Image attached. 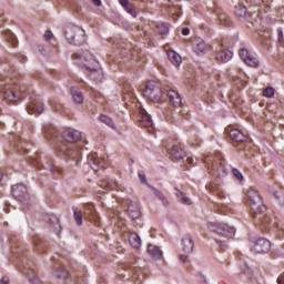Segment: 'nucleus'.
<instances>
[{
  "label": "nucleus",
  "mask_w": 284,
  "mask_h": 284,
  "mask_svg": "<svg viewBox=\"0 0 284 284\" xmlns=\"http://www.w3.org/2000/svg\"><path fill=\"white\" fill-rule=\"evenodd\" d=\"M181 203H184V205H191L192 201L189 197H182Z\"/></svg>",
  "instance_id": "nucleus-44"
},
{
  "label": "nucleus",
  "mask_w": 284,
  "mask_h": 284,
  "mask_svg": "<svg viewBox=\"0 0 284 284\" xmlns=\"http://www.w3.org/2000/svg\"><path fill=\"white\" fill-rule=\"evenodd\" d=\"M151 189L153 190L155 196L162 201L163 205H168V199H165V195H163L162 192L154 186H151Z\"/></svg>",
  "instance_id": "nucleus-34"
},
{
  "label": "nucleus",
  "mask_w": 284,
  "mask_h": 284,
  "mask_svg": "<svg viewBox=\"0 0 284 284\" xmlns=\"http://www.w3.org/2000/svg\"><path fill=\"white\" fill-rule=\"evenodd\" d=\"M194 52H196V54H205V52H207V44L203 39L201 38L195 39Z\"/></svg>",
  "instance_id": "nucleus-21"
},
{
  "label": "nucleus",
  "mask_w": 284,
  "mask_h": 284,
  "mask_svg": "<svg viewBox=\"0 0 284 284\" xmlns=\"http://www.w3.org/2000/svg\"><path fill=\"white\" fill-rule=\"evenodd\" d=\"M129 243L130 245H132L135 250H139V247H141V237L139 236V234L132 232L129 235Z\"/></svg>",
  "instance_id": "nucleus-28"
},
{
  "label": "nucleus",
  "mask_w": 284,
  "mask_h": 284,
  "mask_svg": "<svg viewBox=\"0 0 284 284\" xmlns=\"http://www.w3.org/2000/svg\"><path fill=\"white\" fill-rule=\"evenodd\" d=\"M120 4L122 6V8L125 10L126 8H130V6H132V3H130L129 0H119Z\"/></svg>",
  "instance_id": "nucleus-39"
},
{
  "label": "nucleus",
  "mask_w": 284,
  "mask_h": 284,
  "mask_svg": "<svg viewBox=\"0 0 284 284\" xmlns=\"http://www.w3.org/2000/svg\"><path fill=\"white\" fill-rule=\"evenodd\" d=\"M182 247L185 254H192L194 252V241L192 235H184L182 237Z\"/></svg>",
  "instance_id": "nucleus-18"
},
{
  "label": "nucleus",
  "mask_w": 284,
  "mask_h": 284,
  "mask_svg": "<svg viewBox=\"0 0 284 284\" xmlns=\"http://www.w3.org/2000/svg\"><path fill=\"white\" fill-rule=\"evenodd\" d=\"M139 123L140 128H146L149 132H152V128L154 122L152 121V116L145 111V109L139 110Z\"/></svg>",
  "instance_id": "nucleus-9"
},
{
  "label": "nucleus",
  "mask_w": 284,
  "mask_h": 284,
  "mask_svg": "<svg viewBox=\"0 0 284 284\" xmlns=\"http://www.w3.org/2000/svg\"><path fill=\"white\" fill-rule=\"evenodd\" d=\"M71 97L73 99V103H77V105H81L85 99L83 97V92H81L77 87L71 88Z\"/></svg>",
  "instance_id": "nucleus-22"
},
{
  "label": "nucleus",
  "mask_w": 284,
  "mask_h": 284,
  "mask_svg": "<svg viewBox=\"0 0 284 284\" xmlns=\"http://www.w3.org/2000/svg\"><path fill=\"white\" fill-rule=\"evenodd\" d=\"M215 59L216 61L227 62L230 59H232V51L223 50L215 57Z\"/></svg>",
  "instance_id": "nucleus-29"
},
{
  "label": "nucleus",
  "mask_w": 284,
  "mask_h": 284,
  "mask_svg": "<svg viewBox=\"0 0 284 284\" xmlns=\"http://www.w3.org/2000/svg\"><path fill=\"white\" fill-rule=\"evenodd\" d=\"M209 230H211V232H215V234H219V236H223L224 239H234V234H236V229L223 223L211 222L209 224Z\"/></svg>",
  "instance_id": "nucleus-6"
},
{
  "label": "nucleus",
  "mask_w": 284,
  "mask_h": 284,
  "mask_svg": "<svg viewBox=\"0 0 284 284\" xmlns=\"http://www.w3.org/2000/svg\"><path fill=\"white\" fill-rule=\"evenodd\" d=\"M235 14L240 18V19H247L248 14H247V8L245 7H236L235 8Z\"/></svg>",
  "instance_id": "nucleus-31"
},
{
  "label": "nucleus",
  "mask_w": 284,
  "mask_h": 284,
  "mask_svg": "<svg viewBox=\"0 0 284 284\" xmlns=\"http://www.w3.org/2000/svg\"><path fill=\"white\" fill-rule=\"evenodd\" d=\"M64 37L68 43H72L73 45H83L85 43V30L74 24L64 27Z\"/></svg>",
  "instance_id": "nucleus-4"
},
{
  "label": "nucleus",
  "mask_w": 284,
  "mask_h": 284,
  "mask_svg": "<svg viewBox=\"0 0 284 284\" xmlns=\"http://www.w3.org/2000/svg\"><path fill=\"white\" fill-rule=\"evenodd\" d=\"M277 284H284V275L277 277Z\"/></svg>",
  "instance_id": "nucleus-48"
},
{
  "label": "nucleus",
  "mask_w": 284,
  "mask_h": 284,
  "mask_svg": "<svg viewBox=\"0 0 284 284\" xmlns=\"http://www.w3.org/2000/svg\"><path fill=\"white\" fill-rule=\"evenodd\" d=\"M143 94L153 103H161V100L163 99V90H161V84L155 81L148 82Z\"/></svg>",
  "instance_id": "nucleus-5"
},
{
  "label": "nucleus",
  "mask_w": 284,
  "mask_h": 284,
  "mask_svg": "<svg viewBox=\"0 0 284 284\" xmlns=\"http://www.w3.org/2000/svg\"><path fill=\"white\" fill-rule=\"evenodd\" d=\"M49 224L53 229V232H55L57 234L61 232V221L59 220V217H57V215H50Z\"/></svg>",
  "instance_id": "nucleus-26"
},
{
  "label": "nucleus",
  "mask_w": 284,
  "mask_h": 284,
  "mask_svg": "<svg viewBox=\"0 0 284 284\" xmlns=\"http://www.w3.org/2000/svg\"><path fill=\"white\" fill-rule=\"evenodd\" d=\"M92 2L98 6V8H101L102 3L101 0H92Z\"/></svg>",
  "instance_id": "nucleus-50"
},
{
  "label": "nucleus",
  "mask_w": 284,
  "mask_h": 284,
  "mask_svg": "<svg viewBox=\"0 0 284 284\" xmlns=\"http://www.w3.org/2000/svg\"><path fill=\"white\" fill-rule=\"evenodd\" d=\"M57 278H68V271L63 267H60L55 271Z\"/></svg>",
  "instance_id": "nucleus-37"
},
{
  "label": "nucleus",
  "mask_w": 284,
  "mask_h": 284,
  "mask_svg": "<svg viewBox=\"0 0 284 284\" xmlns=\"http://www.w3.org/2000/svg\"><path fill=\"white\" fill-rule=\"evenodd\" d=\"M168 98L173 108H179V105H181V95L178 91H174L173 89L169 90Z\"/></svg>",
  "instance_id": "nucleus-20"
},
{
  "label": "nucleus",
  "mask_w": 284,
  "mask_h": 284,
  "mask_svg": "<svg viewBox=\"0 0 284 284\" xmlns=\"http://www.w3.org/2000/svg\"><path fill=\"white\" fill-rule=\"evenodd\" d=\"M274 196H275V199H281V197L278 196V193H274Z\"/></svg>",
  "instance_id": "nucleus-51"
},
{
  "label": "nucleus",
  "mask_w": 284,
  "mask_h": 284,
  "mask_svg": "<svg viewBox=\"0 0 284 284\" xmlns=\"http://www.w3.org/2000/svg\"><path fill=\"white\" fill-rule=\"evenodd\" d=\"M125 10H126V12H129V14H131V17H136V10H134L132 4H130V7L126 8Z\"/></svg>",
  "instance_id": "nucleus-40"
},
{
  "label": "nucleus",
  "mask_w": 284,
  "mask_h": 284,
  "mask_svg": "<svg viewBox=\"0 0 284 284\" xmlns=\"http://www.w3.org/2000/svg\"><path fill=\"white\" fill-rule=\"evenodd\" d=\"M185 162L191 165V168H194V165H196V162H194V159L191 156H186Z\"/></svg>",
  "instance_id": "nucleus-41"
},
{
  "label": "nucleus",
  "mask_w": 284,
  "mask_h": 284,
  "mask_svg": "<svg viewBox=\"0 0 284 284\" xmlns=\"http://www.w3.org/2000/svg\"><path fill=\"white\" fill-rule=\"evenodd\" d=\"M168 58L169 61H171L173 65H175V68H179V65H181V63L183 62L181 55L176 53V51H169Z\"/></svg>",
  "instance_id": "nucleus-24"
},
{
  "label": "nucleus",
  "mask_w": 284,
  "mask_h": 284,
  "mask_svg": "<svg viewBox=\"0 0 284 284\" xmlns=\"http://www.w3.org/2000/svg\"><path fill=\"white\" fill-rule=\"evenodd\" d=\"M0 284H10V281L8 280V277H2Z\"/></svg>",
  "instance_id": "nucleus-49"
},
{
  "label": "nucleus",
  "mask_w": 284,
  "mask_h": 284,
  "mask_svg": "<svg viewBox=\"0 0 284 284\" xmlns=\"http://www.w3.org/2000/svg\"><path fill=\"white\" fill-rule=\"evenodd\" d=\"M182 34H183L184 37H187V36L190 34V28H183V29H182Z\"/></svg>",
  "instance_id": "nucleus-46"
},
{
  "label": "nucleus",
  "mask_w": 284,
  "mask_h": 284,
  "mask_svg": "<svg viewBox=\"0 0 284 284\" xmlns=\"http://www.w3.org/2000/svg\"><path fill=\"white\" fill-rule=\"evenodd\" d=\"M62 139L65 141V143L70 144H62L58 149V154L60 156H63V159L68 160L71 159V161H79L81 156V149L73 143H77L81 141V131H77L74 129H68L67 131L63 132Z\"/></svg>",
  "instance_id": "nucleus-2"
},
{
  "label": "nucleus",
  "mask_w": 284,
  "mask_h": 284,
  "mask_svg": "<svg viewBox=\"0 0 284 284\" xmlns=\"http://www.w3.org/2000/svg\"><path fill=\"white\" fill-rule=\"evenodd\" d=\"M247 203L252 210V216L255 225H258L261 230L267 231L276 227V221H274L267 212V206L263 203V197L258 191L254 189L246 190Z\"/></svg>",
  "instance_id": "nucleus-1"
},
{
  "label": "nucleus",
  "mask_w": 284,
  "mask_h": 284,
  "mask_svg": "<svg viewBox=\"0 0 284 284\" xmlns=\"http://www.w3.org/2000/svg\"><path fill=\"white\" fill-rule=\"evenodd\" d=\"M179 258L181 263H187V255H180Z\"/></svg>",
  "instance_id": "nucleus-47"
},
{
  "label": "nucleus",
  "mask_w": 284,
  "mask_h": 284,
  "mask_svg": "<svg viewBox=\"0 0 284 284\" xmlns=\"http://www.w3.org/2000/svg\"><path fill=\"white\" fill-rule=\"evenodd\" d=\"M230 139L232 141H235V143H244V141H247V135L243 134L240 130L233 129L229 132Z\"/></svg>",
  "instance_id": "nucleus-19"
},
{
  "label": "nucleus",
  "mask_w": 284,
  "mask_h": 284,
  "mask_svg": "<svg viewBox=\"0 0 284 284\" xmlns=\"http://www.w3.org/2000/svg\"><path fill=\"white\" fill-rule=\"evenodd\" d=\"M101 123H104V125H108L111 128V130H116V125L114 124V121L108 116V115H100Z\"/></svg>",
  "instance_id": "nucleus-30"
},
{
  "label": "nucleus",
  "mask_w": 284,
  "mask_h": 284,
  "mask_svg": "<svg viewBox=\"0 0 284 284\" xmlns=\"http://www.w3.org/2000/svg\"><path fill=\"white\" fill-rule=\"evenodd\" d=\"M128 215L132 221L141 217V209L136 202H130L128 206Z\"/></svg>",
  "instance_id": "nucleus-17"
},
{
  "label": "nucleus",
  "mask_w": 284,
  "mask_h": 284,
  "mask_svg": "<svg viewBox=\"0 0 284 284\" xmlns=\"http://www.w3.org/2000/svg\"><path fill=\"white\" fill-rule=\"evenodd\" d=\"M39 246H40V244H39V243H36V247H37L38 250H41V248H39Z\"/></svg>",
  "instance_id": "nucleus-53"
},
{
  "label": "nucleus",
  "mask_w": 284,
  "mask_h": 284,
  "mask_svg": "<svg viewBox=\"0 0 284 284\" xmlns=\"http://www.w3.org/2000/svg\"><path fill=\"white\" fill-rule=\"evenodd\" d=\"M12 196L17 199V201H20V203H26L28 199H30V195L28 194V187L23 184H17L11 187Z\"/></svg>",
  "instance_id": "nucleus-8"
},
{
  "label": "nucleus",
  "mask_w": 284,
  "mask_h": 284,
  "mask_svg": "<svg viewBox=\"0 0 284 284\" xmlns=\"http://www.w3.org/2000/svg\"><path fill=\"white\" fill-rule=\"evenodd\" d=\"M0 92L4 101H19L26 92V85L17 83L12 78L0 74Z\"/></svg>",
  "instance_id": "nucleus-3"
},
{
  "label": "nucleus",
  "mask_w": 284,
  "mask_h": 284,
  "mask_svg": "<svg viewBox=\"0 0 284 284\" xmlns=\"http://www.w3.org/2000/svg\"><path fill=\"white\" fill-rule=\"evenodd\" d=\"M1 179H3V173L2 172H0V181H1Z\"/></svg>",
  "instance_id": "nucleus-52"
},
{
  "label": "nucleus",
  "mask_w": 284,
  "mask_h": 284,
  "mask_svg": "<svg viewBox=\"0 0 284 284\" xmlns=\"http://www.w3.org/2000/svg\"><path fill=\"white\" fill-rule=\"evenodd\" d=\"M28 114H34L36 116H39V114H43V102L41 100H33L28 106H27Z\"/></svg>",
  "instance_id": "nucleus-14"
},
{
  "label": "nucleus",
  "mask_w": 284,
  "mask_h": 284,
  "mask_svg": "<svg viewBox=\"0 0 284 284\" xmlns=\"http://www.w3.org/2000/svg\"><path fill=\"white\" fill-rule=\"evenodd\" d=\"M215 243H217V245H220V247L225 246V241L221 240V239H216L215 237Z\"/></svg>",
  "instance_id": "nucleus-45"
},
{
  "label": "nucleus",
  "mask_w": 284,
  "mask_h": 284,
  "mask_svg": "<svg viewBox=\"0 0 284 284\" xmlns=\"http://www.w3.org/2000/svg\"><path fill=\"white\" fill-rule=\"evenodd\" d=\"M274 88L272 87H267L266 89L263 90V97H265V99H272L274 97Z\"/></svg>",
  "instance_id": "nucleus-36"
},
{
  "label": "nucleus",
  "mask_w": 284,
  "mask_h": 284,
  "mask_svg": "<svg viewBox=\"0 0 284 284\" xmlns=\"http://www.w3.org/2000/svg\"><path fill=\"white\" fill-rule=\"evenodd\" d=\"M85 74L97 83H101V81H103V71L99 68V63L97 67L85 69Z\"/></svg>",
  "instance_id": "nucleus-12"
},
{
  "label": "nucleus",
  "mask_w": 284,
  "mask_h": 284,
  "mask_svg": "<svg viewBox=\"0 0 284 284\" xmlns=\"http://www.w3.org/2000/svg\"><path fill=\"white\" fill-rule=\"evenodd\" d=\"M148 254H150V256L153 258H161V256H163L161 248L154 244H149Z\"/></svg>",
  "instance_id": "nucleus-25"
},
{
  "label": "nucleus",
  "mask_w": 284,
  "mask_h": 284,
  "mask_svg": "<svg viewBox=\"0 0 284 284\" xmlns=\"http://www.w3.org/2000/svg\"><path fill=\"white\" fill-rule=\"evenodd\" d=\"M233 176H235V179L237 181H242L243 180V173H241V171H239V169H233Z\"/></svg>",
  "instance_id": "nucleus-38"
},
{
  "label": "nucleus",
  "mask_w": 284,
  "mask_h": 284,
  "mask_svg": "<svg viewBox=\"0 0 284 284\" xmlns=\"http://www.w3.org/2000/svg\"><path fill=\"white\" fill-rule=\"evenodd\" d=\"M84 216L85 219H89V221H91L92 223H95V225H100L99 214H97L93 204L85 205Z\"/></svg>",
  "instance_id": "nucleus-16"
},
{
  "label": "nucleus",
  "mask_w": 284,
  "mask_h": 284,
  "mask_svg": "<svg viewBox=\"0 0 284 284\" xmlns=\"http://www.w3.org/2000/svg\"><path fill=\"white\" fill-rule=\"evenodd\" d=\"M7 41H10L11 45H17V36H14V33H12L11 31H7V33L4 34Z\"/></svg>",
  "instance_id": "nucleus-35"
},
{
  "label": "nucleus",
  "mask_w": 284,
  "mask_h": 284,
  "mask_svg": "<svg viewBox=\"0 0 284 284\" xmlns=\"http://www.w3.org/2000/svg\"><path fill=\"white\" fill-rule=\"evenodd\" d=\"M73 217L77 225H83V212L79 210L73 211Z\"/></svg>",
  "instance_id": "nucleus-32"
},
{
  "label": "nucleus",
  "mask_w": 284,
  "mask_h": 284,
  "mask_svg": "<svg viewBox=\"0 0 284 284\" xmlns=\"http://www.w3.org/2000/svg\"><path fill=\"white\" fill-rule=\"evenodd\" d=\"M22 266H23V267H28V266H26V264H22Z\"/></svg>",
  "instance_id": "nucleus-54"
},
{
  "label": "nucleus",
  "mask_w": 284,
  "mask_h": 284,
  "mask_svg": "<svg viewBox=\"0 0 284 284\" xmlns=\"http://www.w3.org/2000/svg\"><path fill=\"white\" fill-rule=\"evenodd\" d=\"M272 244L265 237H260L254 243L252 250L256 252V254H267V251L271 250Z\"/></svg>",
  "instance_id": "nucleus-10"
},
{
  "label": "nucleus",
  "mask_w": 284,
  "mask_h": 284,
  "mask_svg": "<svg viewBox=\"0 0 284 284\" xmlns=\"http://www.w3.org/2000/svg\"><path fill=\"white\" fill-rule=\"evenodd\" d=\"M44 136L47 141H57V129L54 126H48L44 129Z\"/></svg>",
  "instance_id": "nucleus-27"
},
{
  "label": "nucleus",
  "mask_w": 284,
  "mask_h": 284,
  "mask_svg": "<svg viewBox=\"0 0 284 284\" xmlns=\"http://www.w3.org/2000/svg\"><path fill=\"white\" fill-rule=\"evenodd\" d=\"M88 163L93 172H99L101 168H103V161L97 153H91L88 155Z\"/></svg>",
  "instance_id": "nucleus-13"
},
{
  "label": "nucleus",
  "mask_w": 284,
  "mask_h": 284,
  "mask_svg": "<svg viewBox=\"0 0 284 284\" xmlns=\"http://www.w3.org/2000/svg\"><path fill=\"white\" fill-rule=\"evenodd\" d=\"M73 59L79 61L80 65H83L84 70H88L89 68H97L99 65V61H97V58H94L90 51H84L81 54L74 53Z\"/></svg>",
  "instance_id": "nucleus-7"
},
{
  "label": "nucleus",
  "mask_w": 284,
  "mask_h": 284,
  "mask_svg": "<svg viewBox=\"0 0 284 284\" xmlns=\"http://www.w3.org/2000/svg\"><path fill=\"white\" fill-rule=\"evenodd\" d=\"M156 28H158L159 34L165 36L168 34V32H170V27L168 26V23H163V22L159 23Z\"/></svg>",
  "instance_id": "nucleus-33"
},
{
  "label": "nucleus",
  "mask_w": 284,
  "mask_h": 284,
  "mask_svg": "<svg viewBox=\"0 0 284 284\" xmlns=\"http://www.w3.org/2000/svg\"><path fill=\"white\" fill-rule=\"evenodd\" d=\"M101 187H104L105 190H123L121 185L113 179H106L102 181Z\"/></svg>",
  "instance_id": "nucleus-23"
},
{
  "label": "nucleus",
  "mask_w": 284,
  "mask_h": 284,
  "mask_svg": "<svg viewBox=\"0 0 284 284\" xmlns=\"http://www.w3.org/2000/svg\"><path fill=\"white\" fill-rule=\"evenodd\" d=\"M52 37H54L52 31H45V33H44V40L45 41H50L52 39Z\"/></svg>",
  "instance_id": "nucleus-42"
},
{
  "label": "nucleus",
  "mask_w": 284,
  "mask_h": 284,
  "mask_svg": "<svg viewBox=\"0 0 284 284\" xmlns=\"http://www.w3.org/2000/svg\"><path fill=\"white\" fill-rule=\"evenodd\" d=\"M240 57L251 68H258V58L255 57L253 53H250L246 49L240 50Z\"/></svg>",
  "instance_id": "nucleus-11"
},
{
  "label": "nucleus",
  "mask_w": 284,
  "mask_h": 284,
  "mask_svg": "<svg viewBox=\"0 0 284 284\" xmlns=\"http://www.w3.org/2000/svg\"><path fill=\"white\" fill-rule=\"evenodd\" d=\"M166 151L173 159H176V161H181V159L185 156V152L179 144H169Z\"/></svg>",
  "instance_id": "nucleus-15"
},
{
  "label": "nucleus",
  "mask_w": 284,
  "mask_h": 284,
  "mask_svg": "<svg viewBox=\"0 0 284 284\" xmlns=\"http://www.w3.org/2000/svg\"><path fill=\"white\" fill-rule=\"evenodd\" d=\"M139 179L141 181V183H146V178H145V173L143 172H139Z\"/></svg>",
  "instance_id": "nucleus-43"
}]
</instances>
